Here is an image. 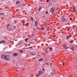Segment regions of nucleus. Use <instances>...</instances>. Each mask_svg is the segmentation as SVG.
I'll list each match as a JSON object with an SVG mask.
<instances>
[{
    "mask_svg": "<svg viewBox=\"0 0 77 77\" xmlns=\"http://www.w3.org/2000/svg\"><path fill=\"white\" fill-rule=\"evenodd\" d=\"M2 19H3V18L2 17Z\"/></svg>",
    "mask_w": 77,
    "mask_h": 77,
    "instance_id": "nucleus-42",
    "label": "nucleus"
},
{
    "mask_svg": "<svg viewBox=\"0 0 77 77\" xmlns=\"http://www.w3.org/2000/svg\"><path fill=\"white\" fill-rule=\"evenodd\" d=\"M28 39H29L28 38H27L25 40V42H27V41Z\"/></svg>",
    "mask_w": 77,
    "mask_h": 77,
    "instance_id": "nucleus-10",
    "label": "nucleus"
},
{
    "mask_svg": "<svg viewBox=\"0 0 77 77\" xmlns=\"http://www.w3.org/2000/svg\"><path fill=\"white\" fill-rule=\"evenodd\" d=\"M55 11V8H52L50 10V12L51 13H53Z\"/></svg>",
    "mask_w": 77,
    "mask_h": 77,
    "instance_id": "nucleus-2",
    "label": "nucleus"
},
{
    "mask_svg": "<svg viewBox=\"0 0 77 77\" xmlns=\"http://www.w3.org/2000/svg\"><path fill=\"white\" fill-rule=\"evenodd\" d=\"M42 70H43V71H45V69L43 68L42 69Z\"/></svg>",
    "mask_w": 77,
    "mask_h": 77,
    "instance_id": "nucleus-31",
    "label": "nucleus"
},
{
    "mask_svg": "<svg viewBox=\"0 0 77 77\" xmlns=\"http://www.w3.org/2000/svg\"><path fill=\"white\" fill-rule=\"evenodd\" d=\"M5 41H2L0 42L1 44H4V43H5Z\"/></svg>",
    "mask_w": 77,
    "mask_h": 77,
    "instance_id": "nucleus-7",
    "label": "nucleus"
},
{
    "mask_svg": "<svg viewBox=\"0 0 77 77\" xmlns=\"http://www.w3.org/2000/svg\"><path fill=\"white\" fill-rule=\"evenodd\" d=\"M43 59V58H41L40 59H39L38 60L39 61H41V60H42Z\"/></svg>",
    "mask_w": 77,
    "mask_h": 77,
    "instance_id": "nucleus-19",
    "label": "nucleus"
},
{
    "mask_svg": "<svg viewBox=\"0 0 77 77\" xmlns=\"http://www.w3.org/2000/svg\"><path fill=\"white\" fill-rule=\"evenodd\" d=\"M9 26H10V24L9 23L8 24V25L7 26V27H9Z\"/></svg>",
    "mask_w": 77,
    "mask_h": 77,
    "instance_id": "nucleus-12",
    "label": "nucleus"
},
{
    "mask_svg": "<svg viewBox=\"0 0 77 77\" xmlns=\"http://www.w3.org/2000/svg\"><path fill=\"white\" fill-rule=\"evenodd\" d=\"M46 14H48V12L46 11Z\"/></svg>",
    "mask_w": 77,
    "mask_h": 77,
    "instance_id": "nucleus-36",
    "label": "nucleus"
},
{
    "mask_svg": "<svg viewBox=\"0 0 77 77\" xmlns=\"http://www.w3.org/2000/svg\"><path fill=\"white\" fill-rule=\"evenodd\" d=\"M30 54L32 56H35V55H36V53L35 52H30Z\"/></svg>",
    "mask_w": 77,
    "mask_h": 77,
    "instance_id": "nucleus-5",
    "label": "nucleus"
},
{
    "mask_svg": "<svg viewBox=\"0 0 77 77\" xmlns=\"http://www.w3.org/2000/svg\"><path fill=\"white\" fill-rule=\"evenodd\" d=\"M75 9V6H74V5H73V9Z\"/></svg>",
    "mask_w": 77,
    "mask_h": 77,
    "instance_id": "nucleus-23",
    "label": "nucleus"
},
{
    "mask_svg": "<svg viewBox=\"0 0 77 77\" xmlns=\"http://www.w3.org/2000/svg\"><path fill=\"white\" fill-rule=\"evenodd\" d=\"M63 66H64V63H63Z\"/></svg>",
    "mask_w": 77,
    "mask_h": 77,
    "instance_id": "nucleus-38",
    "label": "nucleus"
},
{
    "mask_svg": "<svg viewBox=\"0 0 77 77\" xmlns=\"http://www.w3.org/2000/svg\"><path fill=\"white\" fill-rule=\"evenodd\" d=\"M46 30H47V31H48V30H49V28H47Z\"/></svg>",
    "mask_w": 77,
    "mask_h": 77,
    "instance_id": "nucleus-22",
    "label": "nucleus"
},
{
    "mask_svg": "<svg viewBox=\"0 0 77 77\" xmlns=\"http://www.w3.org/2000/svg\"><path fill=\"white\" fill-rule=\"evenodd\" d=\"M76 43H77V42H76Z\"/></svg>",
    "mask_w": 77,
    "mask_h": 77,
    "instance_id": "nucleus-49",
    "label": "nucleus"
},
{
    "mask_svg": "<svg viewBox=\"0 0 77 77\" xmlns=\"http://www.w3.org/2000/svg\"><path fill=\"white\" fill-rule=\"evenodd\" d=\"M14 29H15V28H16V26H14Z\"/></svg>",
    "mask_w": 77,
    "mask_h": 77,
    "instance_id": "nucleus-34",
    "label": "nucleus"
},
{
    "mask_svg": "<svg viewBox=\"0 0 77 77\" xmlns=\"http://www.w3.org/2000/svg\"><path fill=\"white\" fill-rule=\"evenodd\" d=\"M50 65H52V63H51Z\"/></svg>",
    "mask_w": 77,
    "mask_h": 77,
    "instance_id": "nucleus-40",
    "label": "nucleus"
},
{
    "mask_svg": "<svg viewBox=\"0 0 77 77\" xmlns=\"http://www.w3.org/2000/svg\"><path fill=\"white\" fill-rule=\"evenodd\" d=\"M1 58L4 59H5L6 60H8L10 59V57L7 55H1Z\"/></svg>",
    "mask_w": 77,
    "mask_h": 77,
    "instance_id": "nucleus-1",
    "label": "nucleus"
},
{
    "mask_svg": "<svg viewBox=\"0 0 77 77\" xmlns=\"http://www.w3.org/2000/svg\"><path fill=\"white\" fill-rule=\"evenodd\" d=\"M46 60V61H47V60Z\"/></svg>",
    "mask_w": 77,
    "mask_h": 77,
    "instance_id": "nucleus-45",
    "label": "nucleus"
},
{
    "mask_svg": "<svg viewBox=\"0 0 77 77\" xmlns=\"http://www.w3.org/2000/svg\"><path fill=\"white\" fill-rule=\"evenodd\" d=\"M47 49H46L45 50V51H46V52H47Z\"/></svg>",
    "mask_w": 77,
    "mask_h": 77,
    "instance_id": "nucleus-37",
    "label": "nucleus"
},
{
    "mask_svg": "<svg viewBox=\"0 0 77 77\" xmlns=\"http://www.w3.org/2000/svg\"><path fill=\"white\" fill-rule=\"evenodd\" d=\"M49 0H47V2H49Z\"/></svg>",
    "mask_w": 77,
    "mask_h": 77,
    "instance_id": "nucleus-33",
    "label": "nucleus"
},
{
    "mask_svg": "<svg viewBox=\"0 0 77 77\" xmlns=\"http://www.w3.org/2000/svg\"><path fill=\"white\" fill-rule=\"evenodd\" d=\"M61 21H62L63 22H65V21H66V20L65 19V18L63 17H62V19L61 20Z\"/></svg>",
    "mask_w": 77,
    "mask_h": 77,
    "instance_id": "nucleus-4",
    "label": "nucleus"
},
{
    "mask_svg": "<svg viewBox=\"0 0 77 77\" xmlns=\"http://www.w3.org/2000/svg\"><path fill=\"white\" fill-rule=\"evenodd\" d=\"M38 22L37 21H36L35 22V26H36L37 25H38Z\"/></svg>",
    "mask_w": 77,
    "mask_h": 77,
    "instance_id": "nucleus-8",
    "label": "nucleus"
},
{
    "mask_svg": "<svg viewBox=\"0 0 77 77\" xmlns=\"http://www.w3.org/2000/svg\"><path fill=\"white\" fill-rule=\"evenodd\" d=\"M20 53H23V51L22 50H21L20 51Z\"/></svg>",
    "mask_w": 77,
    "mask_h": 77,
    "instance_id": "nucleus-27",
    "label": "nucleus"
},
{
    "mask_svg": "<svg viewBox=\"0 0 77 77\" xmlns=\"http://www.w3.org/2000/svg\"><path fill=\"white\" fill-rule=\"evenodd\" d=\"M49 50H50V51H52V48H49Z\"/></svg>",
    "mask_w": 77,
    "mask_h": 77,
    "instance_id": "nucleus-25",
    "label": "nucleus"
},
{
    "mask_svg": "<svg viewBox=\"0 0 77 77\" xmlns=\"http://www.w3.org/2000/svg\"><path fill=\"white\" fill-rule=\"evenodd\" d=\"M52 37H56V35H52Z\"/></svg>",
    "mask_w": 77,
    "mask_h": 77,
    "instance_id": "nucleus-32",
    "label": "nucleus"
},
{
    "mask_svg": "<svg viewBox=\"0 0 77 77\" xmlns=\"http://www.w3.org/2000/svg\"><path fill=\"white\" fill-rule=\"evenodd\" d=\"M14 56H17V53H14L13 54Z\"/></svg>",
    "mask_w": 77,
    "mask_h": 77,
    "instance_id": "nucleus-11",
    "label": "nucleus"
},
{
    "mask_svg": "<svg viewBox=\"0 0 77 77\" xmlns=\"http://www.w3.org/2000/svg\"><path fill=\"white\" fill-rule=\"evenodd\" d=\"M30 19H31V21H33V17H30Z\"/></svg>",
    "mask_w": 77,
    "mask_h": 77,
    "instance_id": "nucleus-16",
    "label": "nucleus"
},
{
    "mask_svg": "<svg viewBox=\"0 0 77 77\" xmlns=\"http://www.w3.org/2000/svg\"><path fill=\"white\" fill-rule=\"evenodd\" d=\"M16 71H18V70H17Z\"/></svg>",
    "mask_w": 77,
    "mask_h": 77,
    "instance_id": "nucleus-46",
    "label": "nucleus"
},
{
    "mask_svg": "<svg viewBox=\"0 0 77 77\" xmlns=\"http://www.w3.org/2000/svg\"><path fill=\"white\" fill-rule=\"evenodd\" d=\"M73 27H74V25H73Z\"/></svg>",
    "mask_w": 77,
    "mask_h": 77,
    "instance_id": "nucleus-41",
    "label": "nucleus"
},
{
    "mask_svg": "<svg viewBox=\"0 0 77 77\" xmlns=\"http://www.w3.org/2000/svg\"><path fill=\"white\" fill-rule=\"evenodd\" d=\"M39 76V74L35 75L36 77H38Z\"/></svg>",
    "mask_w": 77,
    "mask_h": 77,
    "instance_id": "nucleus-28",
    "label": "nucleus"
},
{
    "mask_svg": "<svg viewBox=\"0 0 77 77\" xmlns=\"http://www.w3.org/2000/svg\"><path fill=\"white\" fill-rule=\"evenodd\" d=\"M41 2H42V0H40Z\"/></svg>",
    "mask_w": 77,
    "mask_h": 77,
    "instance_id": "nucleus-39",
    "label": "nucleus"
},
{
    "mask_svg": "<svg viewBox=\"0 0 77 77\" xmlns=\"http://www.w3.org/2000/svg\"><path fill=\"white\" fill-rule=\"evenodd\" d=\"M16 3L17 4H18V3H20V1H17Z\"/></svg>",
    "mask_w": 77,
    "mask_h": 77,
    "instance_id": "nucleus-17",
    "label": "nucleus"
},
{
    "mask_svg": "<svg viewBox=\"0 0 77 77\" xmlns=\"http://www.w3.org/2000/svg\"><path fill=\"white\" fill-rule=\"evenodd\" d=\"M38 74L39 75H41L42 74V72L41 71H40L39 72Z\"/></svg>",
    "mask_w": 77,
    "mask_h": 77,
    "instance_id": "nucleus-9",
    "label": "nucleus"
},
{
    "mask_svg": "<svg viewBox=\"0 0 77 77\" xmlns=\"http://www.w3.org/2000/svg\"><path fill=\"white\" fill-rule=\"evenodd\" d=\"M29 25V23H27L26 24V26H27Z\"/></svg>",
    "mask_w": 77,
    "mask_h": 77,
    "instance_id": "nucleus-21",
    "label": "nucleus"
},
{
    "mask_svg": "<svg viewBox=\"0 0 77 77\" xmlns=\"http://www.w3.org/2000/svg\"><path fill=\"white\" fill-rule=\"evenodd\" d=\"M51 0L50 1L49 3H50Z\"/></svg>",
    "mask_w": 77,
    "mask_h": 77,
    "instance_id": "nucleus-43",
    "label": "nucleus"
},
{
    "mask_svg": "<svg viewBox=\"0 0 77 77\" xmlns=\"http://www.w3.org/2000/svg\"><path fill=\"white\" fill-rule=\"evenodd\" d=\"M44 27H42V28L41 29V30H44Z\"/></svg>",
    "mask_w": 77,
    "mask_h": 77,
    "instance_id": "nucleus-24",
    "label": "nucleus"
},
{
    "mask_svg": "<svg viewBox=\"0 0 77 77\" xmlns=\"http://www.w3.org/2000/svg\"><path fill=\"white\" fill-rule=\"evenodd\" d=\"M70 20H72V18H70Z\"/></svg>",
    "mask_w": 77,
    "mask_h": 77,
    "instance_id": "nucleus-35",
    "label": "nucleus"
},
{
    "mask_svg": "<svg viewBox=\"0 0 77 77\" xmlns=\"http://www.w3.org/2000/svg\"><path fill=\"white\" fill-rule=\"evenodd\" d=\"M70 29V28H69L67 29V30L68 31H69V29Z\"/></svg>",
    "mask_w": 77,
    "mask_h": 77,
    "instance_id": "nucleus-30",
    "label": "nucleus"
},
{
    "mask_svg": "<svg viewBox=\"0 0 77 77\" xmlns=\"http://www.w3.org/2000/svg\"><path fill=\"white\" fill-rule=\"evenodd\" d=\"M73 9L74 12H76V10L75 8H74Z\"/></svg>",
    "mask_w": 77,
    "mask_h": 77,
    "instance_id": "nucleus-20",
    "label": "nucleus"
},
{
    "mask_svg": "<svg viewBox=\"0 0 77 77\" xmlns=\"http://www.w3.org/2000/svg\"><path fill=\"white\" fill-rule=\"evenodd\" d=\"M25 14H26V13H25Z\"/></svg>",
    "mask_w": 77,
    "mask_h": 77,
    "instance_id": "nucleus-48",
    "label": "nucleus"
},
{
    "mask_svg": "<svg viewBox=\"0 0 77 77\" xmlns=\"http://www.w3.org/2000/svg\"><path fill=\"white\" fill-rule=\"evenodd\" d=\"M44 35H46V34L45 33L44 34Z\"/></svg>",
    "mask_w": 77,
    "mask_h": 77,
    "instance_id": "nucleus-44",
    "label": "nucleus"
},
{
    "mask_svg": "<svg viewBox=\"0 0 77 77\" xmlns=\"http://www.w3.org/2000/svg\"><path fill=\"white\" fill-rule=\"evenodd\" d=\"M52 1H53V0H51Z\"/></svg>",
    "mask_w": 77,
    "mask_h": 77,
    "instance_id": "nucleus-47",
    "label": "nucleus"
},
{
    "mask_svg": "<svg viewBox=\"0 0 77 77\" xmlns=\"http://www.w3.org/2000/svg\"><path fill=\"white\" fill-rule=\"evenodd\" d=\"M74 42V40H72V41H70V43H71V44L72 43V42Z\"/></svg>",
    "mask_w": 77,
    "mask_h": 77,
    "instance_id": "nucleus-18",
    "label": "nucleus"
},
{
    "mask_svg": "<svg viewBox=\"0 0 77 77\" xmlns=\"http://www.w3.org/2000/svg\"><path fill=\"white\" fill-rule=\"evenodd\" d=\"M63 47H64V48H66V50L67 48H69V47H68V45H63Z\"/></svg>",
    "mask_w": 77,
    "mask_h": 77,
    "instance_id": "nucleus-3",
    "label": "nucleus"
},
{
    "mask_svg": "<svg viewBox=\"0 0 77 77\" xmlns=\"http://www.w3.org/2000/svg\"><path fill=\"white\" fill-rule=\"evenodd\" d=\"M26 49H29V48H33V47H29L28 48H26Z\"/></svg>",
    "mask_w": 77,
    "mask_h": 77,
    "instance_id": "nucleus-13",
    "label": "nucleus"
},
{
    "mask_svg": "<svg viewBox=\"0 0 77 77\" xmlns=\"http://www.w3.org/2000/svg\"><path fill=\"white\" fill-rule=\"evenodd\" d=\"M22 23H25V22H24V20H23L22 21Z\"/></svg>",
    "mask_w": 77,
    "mask_h": 77,
    "instance_id": "nucleus-26",
    "label": "nucleus"
},
{
    "mask_svg": "<svg viewBox=\"0 0 77 77\" xmlns=\"http://www.w3.org/2000/svg\"><path fill=\"white\" fill-rule=\"evenodd\" d=\"M72 36L71 35H68L66 37V39H69Z\"/></svg>",
    "mask_w": 77,
    "mask_h": 77,
    "instance_id": "nucleus-6",
    "label": "nucleus"
},
{
    "mask_svg": "<svg viewBox=\"0 0 77 77\" xmlns=\"http://www.w3.org/2000/svg\"><path fill=\"white\" fill-rule=\"evenodd\" d=\"M5 15V13H0V15Z\"/></svg>",
    "mask_w": 77,
    "mask_h": 77,
    "instance_id": "nucleus-15",
    "label": "nucleus"
},
{
    "mask_svg": "<svg viewBox=\"0 0 77 77\" xmlns=\"http://www.w3.org/2000/svg\"><path fill=\"white\" fill-rule=\"evenodd\" d=\"M34 31H36V29L35 28H34Z\"/></svg>",
    "mask_w": 77,
    "mask_h": 77,
    "instance_id": "nucleus-29",
    "label": "nucleus"
},
{
    "mask_svg": "<svg viewBox=\"0 0 77 77\" xmlns=\"http://www.w3.org/2000/svg\"><path fill=\"white\" fill-rule=\"evenodd\" d=\"M42 7H40V8H39V11H41V9H42Z\"/></svg>",
    "mask_w": 77,
    "mask_h": 77,
    "instance_id": "nucleus-14",
    "label": "nucleus"
}]
</instances>
